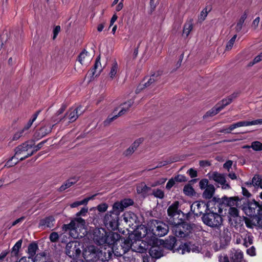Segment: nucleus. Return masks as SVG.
<instances>
[{"label":"nucleus","instance_id":"f257e3e1","mask_svg":"<svg viewBox=\"0 0 262 262\" xmlns=\"http://www.w3.org/2000/svg\"><path fill=\"white\" fill-rule=\"evenodd\" d=\"M169 224L172 226V231L173 234L179 237L187 236L196 227L194 224L184 222L181 219H178L177 221L170 220Z\"/></svg>","mask_w":262,"mask_h":262},{"label":"nucleus","instance_id":"f03ea898","mask_svg":"<svg viewBox=\"0 0 262 262\" xmlns=\"http://www.w3.org/2000/svg\"><path fill=\"white\" fill-rule=\"evenodd\" d=\"M203 223L214 229H219L223 223V219L219 213L208 211L202 216Z\"/></svg>","mask_w":262,"mask_h":262},{"label":"nucleus","instance_id":"7ed1b4c3","mask_svg":"<svg viewBox=\"0 0 262 262\" xmlns=\"http://www.w3.org/2000/svg\"><path fill=\"white\" fill-rule=\"evenodd\" d=\"M147 225L149 226V231L151 232L150 234L152 236L162 237L165 235L168 231V226L163 222L151 220Z\"/></svg>","mask_w":262,"mask_h":262},{"label":"nucleus","instance_id":"20e7f679","mask_svg":"<svg viewBox=\"0 0 262 262\" xmlns=\"http://www.w3.org/2000/svg\"><path fill=\"white\" fill-rule=\"evenodd\" d=\"M81 247V245L78 241L70 242L66 245V253L73 259L75 258L80 255Z\"/></svg>","mask_w":262,"mask_h":262},{"label":"nucleus","instance_id":"39448f33","mask_svg":"<svg viewBox=\"0 0 262 262\" xmlns=\"http://www.w3.org/2000/svg\"><path fill=\"white\" fill-rule=\"evenodd\" d=\"M119 216L113 212H108L104 217V224L106 228L111 230L117 229L119 226Z\"/></svg>","mask_w":262,"mask_h":262},{"label":"nucleus","instance_id":"423d86ee","mask_svg":"<svg viewBox=\"0 0 262 262\" xmlns=\"http://www.w3.org/2000/svg\"><path fill=\"white\" fill-rule=\"evenodd\" d=\"M190 210L194 215L199 216L208 212L207 205L203 201H196L190 206Z\"/></svg>","mask_w":262,"mask_h":262},{"label":"nucleus","instance_id":"0eeeda50","mask_svg":"<svg viewBox=\"0 0 262 262\" xmlns=\"http://www.w3.org/2000/svg\"><path fill=\"white\" fill-rule=\"evenodd\" d=\"M98 248L90 246L84 250L83 256L87 262H96L98 260Z\"/></svg>","mask_w":262,"mask_h":262},{"label":"nucleus","instance_id":"6e6552de","mask_svg":"<svg viewBox=\"0 0 262 262\" xmlns=\"http://www.w3.org/2000/svg\"><path fill=\"white\" fill-rule=\"evenodd\" d=\"M113 248L112 246H104L98 248L97 255L98 259L102 261H107L111 259L113 255Z\"/></svg>","mask_w":262,"mask_h":262},{"label":"nucleus","instance_id":"1a4fd4ad","mask_svg":"<svg viewBox=\"0 0 262 262\" xmlns=\"http://www.w3.org/2000/svg\"><path fill=\"white\" fill-rule=\"evenodd\" d=\"M206 204L208 211L221 213L223 211L221 198L213 197Z\"/></svg>","mask_w":262,"mask_h":262},{"label":"nucleus","instance_id":"9d476101","mask_svg":"<svg viewBox=\"0 0 262 262\" xmlns=\"http://www.w3.org/2000/svg\"><path fill=\"white\" fill-rule=\"evenodd\" d=\"M82 107L79 106L76 108H71L66 113L64 116L60 119V121L64 120L66 116L68 117L70 122H73L77 120L79 116L81 115L83 111L82 110Z\"/></svg>","mask_w":262,"mask_h":262},{"label":"nucleus","instance_id":"9b49d317","mask_svg":"<svg viewBox=\"0 0 262 262\" xmlns=\"http://www.w3.org/2000/svg\"><path fill=\"white\" fill-rule=\"evenodd\" d=\"M134 232L135 236L138 240L145 237L147 239L152 236V234H150L151 232L149 231L148 226V227L143 225L138 226Z\"/></svg>","mask_w":262,"mask_h":262},{"label":"nucleus","instance_id":"f8f14e48","mask_svg":"<svg viewBox=\"0 0 262 262\" xmlns=\"http://www.w3.org/2000/svg\"><path fill=\"white\" fill-rule=\"evenodd\" d=\"M106 233V231L103 228H96L93 232V239L94 242L99 245L105 244Z\"/></svg>","mask_w":262,"mask_h":262},{"label":"nucleus","instance_id":"ddd939ff","mask_svg":"<svg viewBox=\"0 0 262 262\" xmlns=\"http://www.w3.org/2000/svg\"><path fill=\"white\" fill-rule=\"evenodd\" d=\"M231 262H247L244 258V253L239 249L232 248L229 251Z\"/></svg>","mask_w":262,"mask_h":262},{"label":"nucleus","instance_id":"4468645a","mask_svg":"<svg viewBox=\"0 0 262 262\" xmlns=\"http://www.w3.org/2000/svg\"><path fill=\"white\" fill-rule=\"evenodd\" d=\"M261 208L262 207L260 206L259 203L255 200L249 202L247 209V213H249L248 215L253 216H256L257 214H259Z\"/></svg>","mask_w":262,"mask_h":262},{"label":"nucleus","instance_id":"2eb2a0df","mask_svg":"<svg viewBox=\"0 0 262 262\" xmlns=\"http://www.w3.org/2000/svg\"><path fill=\"white\" fill-rule=\"evenodd\" d=\"M120 235L118 233H113V232H107L106 233V236L104 239L106 241V243L105 246H113L114 245H117L118 243H120V241H119Z\"/></svg>","mask_w":262,"mask_h":262},{"label":"nucleus","instance_id":"dca6fc26","mask_svg":"<svg viewBox=\"0 0 262 262\" xmlns=\"http://www.w3.org/2000/svg\"><path fill=\"white\" fill-rule=\"evenodd\" d=\"M179 203L178 201L173 202L167 209V213L169 217L168 223L170 220H174V216L179 215L181 211L179 210Z\"/></svg>","mask_w":262,"mask_h":262},{"label":"nucleus","instance_id":"f3484780","mask_svg":"<svg viewBox=\"0 0 262 262\" xmlns=\"http://www.w3.org/2000/svg\"><path fill=\"white\" fill-rule=\"evenodd\" d=\"M210 178L215 182L220 184L223 189H228L230 188V185L226 183V180L223 174L214 172L212 174Z\"/></svg>","mask_w":262,"mask_h":262},{"label":"nucleus","instance_id":"a211bd4d","mask_svg":"<svg viewBox=\"0 0 262 262\" xmlns=\"http://www.w3.org/2000/svg\"><path fill=\"white\" fill-rule=\"evenodd\" d=\"M149 254L151 258L156 259L165 255L163 248L159 246H152L149 250Z\"/></svg>","mask_w":262,"mask_h":262},{"label":"nucleus","instance_id":"6ab92c4d","mask_svg":"<svg viewBox=\"0 0 262 262\" xmlns=\"http://www.w3.org/2000/svg\"><path fill=\"white\" fill-rule=\"evenodd\" d=\"M222 204L223 209L224 207H233V206H237L238 202L239 199L238 197H227L224 195L221 198Z\"/></svg>","mask_w":262,"mask_h":262},{"label":"nucleus","instance_id":"aec40b11","mask_svg":"<svg viewBox=\"0 0 262 262\" xmlns=\"http://www.w3.org/2000/svg\"><path fill=\"white\" fill-rule=\"evenodd\" d=\"M55 219L52 216H47L39 221V227H42L43 229L46 228H51L53 227Z\"/></svg>","mask_w":262,"mask_h":262},{"label":"nucleus","instance_id":"412c9836","mask_svg":"<svg viewBox=\"0 0 262 262\" xmlns=\"http://www.w3.org/2000/svg\"><path fill=\"white\" fill-rule=\"evenodd\" d=\"M54 125H51L50 124H46L43 126L40 127V128L36 132V135L38 138H42L48 134H50Z\"/></svg>","mask_w":262,"mask_h":262},{"label":"nucleus","instance_id":"4be33fe9","mask_svg":"<svg viewBox=\"0 0 262 262\" xmlns=\"http://www.w3.org/2000/svg\"><path fill=\"white\" fill-rule=\"evenodd\" d=\"M102 71V68L100 63V56H98L95 60V63L92 68L91 72L93 77L99 76Z\"/></svg>","mask_w":262,"mask_h":262},{"label":"nucleus","instance_id":"5701e85b","mask_svg":"<svg viewBox=\"0 0 262 262\" xmlns=\"http://www.w3.org/2000/svg\"><path fill=\"white\" fill-rule=\"evenodd\" d=\"M238 95V93H233L230 96H228L227 98L223 99L222 101H221L218 103H220L219 105L220 108L222 107V110L227 105L230 104L232 101L237 97Z\"/></svg>","mask_w":262,"mask_h":262},{"label":"nucleus","instance_id":"b1692460","mask_svg":"<svg viewBox=\"0 0 262 262\" xmlns=\"http://www.w3.org/2000/svg\"><path fill=\"white\" fill-rule=\"evenodd\" d=\"M92 59L91 55L85 50H84L78 56V61L81 64L87 65Z\"/></svg>","mask_w":262,"mask_h":262},{"label":"nucleus","instance_id":"393cba45","mask_svg":"<svg viewBox=\"0 0 262 262\" xmlns=\"http://www.w3.org/2000/svg\"><path fill=\"white\" fill-rule=\"evenodd\" d=\"M134 102V100L130 99L122 104L121 105V106H122L121 110L117 114H116V116H117V117L121 116L127 112L133 105Z\"/></svg>","mask_w":262,"mask_h":262},{"label":"nucleus","instance_id":"a878e982","mask_svg":"<svg viewBox=\"0 0 262 262\" xmlns=\"http://www.w3.org/2000/svg\"><path fill=\"white\" fill-rule=\"evenodd\" d=\"M78 180L79 178L76 177L69 179L59 188V191L62 192L67 188H70L73 185L75 184Z\"/></svg>","mask_w":262,"mask_h":262},{"label":"nucleus","instance_id":"bb28decb","mask_svg":"<svg viewBox=\"0 0 262 262\" xmlns=\"http://www.w3.org/2000/svg\"><path fill=\"white\" fill-rule=\"evenodd\" d=\"M34 144H29V142H26L16 147L15 150V155H18L23 154L24 152H26L28 151L29 149H31L33 147Z\"/></svg>","mask_w":262,"mask_h":262},{"label":"nucleus","instance_id":"cd10ccee","mask_svg":"<svg viewBox=\"0 0 262 262\" xmlns=\"http://www.w3.org/2000/svg\"><path fill=\"white\" fill-rule=\"evenodd\" d=\"M123 220L127 224H128L129 226H131L136 222V216L133 212H125L123 214Z\"/></svg>","mask_w":262,"mask_h":262},{"label":"nucleus","instance_id":"c85d7f7f","mask_svg":"<svg viewBox=\"0 0 262 262\" xmlns=\"http://www.w3.org/2000/svg\"><path fill=\"white\" fill-rule=\"evenodd\" d=\"M215 192V188L213 185L209 184V186L205 189L202 196L206 199H210L212 198Z\"/></svg>","mask_w":262,"mask_h":262},{"label":"nucleus","instance_id":"c756f323","mask_svg":"<svg viewBox=\"0 0 262 262\" xmlns=\"http://www.w3.org/2000/svg\"><path fill=\"white\" fill-rule=\"evenodd\" d=\"M161 75V73L160 72H157L152 74L148 79V81L145 82L144 84V88L149 86L150 85L158 81Z\"/></svg>","mask_w":262,"mask_h":262},{"label":"nucleus","instance_id":"7c9ffc66","mask_svg":"<svg viewBox=\"0 0 262 262\" xmlns=\"http://www.w3.org/2000/svg\"><path fill=\"white\" fill-rule=\"evenodd\" d=\"M237 127L242 126H247L250 125H255L257 124H262V119H257L251 121H239L236 122Z\"/></svg>","mask_w":262,"mask_h":262},{"label":"nucleus","instance_id":"2f4dec72","mask_svg":"<svg viewBox=\"0 0 262 262\" xmlns=\"http://www.w3.org/2000/svg\"><path fill=\"white\" fill-rule=\"evenodd\" d=\"M23 243V240L22 239H20L18 240L16 244L14 245V246L12 247L10 253H11V256L12 257L15 256V257H18V253L19 250L20 249Z\"/></svg>","mask_w":262,"mask_h":262},{"label":"nucleus","instance_id":"473e14b6","mask_svg":"<svg viewBox=\"0 0 262 262\" xmlns=\"http://www.w3.org/2000/svg\"><path fill=\"white\" fill-rule=\"evenodd\" d=\"M38 249V247L36 243L33 242L29 244L28 247V254L29 255L28 257L29 258H33V257L35 255Z\"/></svg>","mask_w":262,"mask_h":262},{"label":"nucleus","instance_id":"72a5a7b5","mask_svg":"<svg viewBox=\"0 0 262 262\" xmlns=\"http://www.w3.org/2000/svg\"><path fill=\"white\" fill-rule=\"evenodd\" d=\"M219 105L220 103H217L213 107L207 112L204 116V118L212 117L218 114L222 110V107L220 108L219 106Z\"/></svg>","mask_w":262,"mask_h":262},{"label":"nucleus","instance_id":"f704fd0d","mask_svg":"<svg viewBox=\"0 0 262 262\" xmlns=\"http://www.w3.org/2000/svg\"><path fill=\"white\" fill-rule=\"evenodd\" d=\"M112 248H113V253L117 257H121L125 253L121 245V243H120L119 245H114Z\"/></svg>","mask_w":262,"mask_h":262},{"label":"nucleus","instance_id":"c9c22d12","mask_svg":"<svg viewBox=\"0 0 262 262\" xmlns=\"http://www.w3.org/2000/svg\"><path fill=\"white\" fill-rule=\"evenodd\" d=\"M132 244L133 242L129 236L127 238L124 239L123 242L121 243V245L124 249V251L125 252V253L130 249H132Z\"/></svg>","mask_w":262,"mask_h":262},{"label":"nucleus","instance_id":"e433bc0d","mask_svg":"<svg viewBox=\"0 0 262 262\" xmlns=\"http://www.w3.org/2000/svg\"><path fill=\"white\" fill-rule=\"evenodd\" d=\"M122 204L120 202H115L113 205L112 210L111 211L119 216L120 213L124 210V208L122 206Z\"/></svg>","mask_w":262,"mask_h":262},{"label":"nucleus","instance_id":"4c0bfd02","mask_svg":"<svg viewBox=\"0 0 262 262\" xmlns=\"http://www.w3.org/2000/svg\"><path fill=\"white\" fill-rule=\"evenodd\" d=\"M252 184L255 187L262 189V177L259 174H255L252 178Z\"/></svg>","mask_w":262,"mask_h":262},{"label":"nucleus","instance_id":"58836bf2","mask_svg":"<svg viewBox=\"0 0 262 262\" xmlns=\"http://www.w3.org/2000/svg\"><path fill=\"white\" fill-rule=\"evenodd\" d=\"M97 195V194H95L90 197L85 198L84 199H83L82 201L75 202L73 203H72V204H71V205H70L71 207L75 208V207H77L81 205H86L89 200L93 199Z\"/></svg>","mask_w":262,"mask_h":262},{"label":"nucleus","instance_id":"ea45409f","mask_svg":"<svg viewBox=\"0 0 262 262\" xmlns=\"http://www.w3.org/2000/svg\"><path fill=\"white\" fill-rule=\"evenodd\" d=\"M151 190V188L145 184H141L137 187V192L138 194L146 195Z\"/></svg>","mask_w":262,"mask_h":262},{"label":"nucleus","instance_id":"a19ab883","mask_svg":"<svg viewBox=\"0 0 262 262\" xmlns=\"http://www.w3.org/2000/svg\"><path fill=\"white\" fill-rule=\"evenodd\" d=\"M176 242L177 240L174 237H169V239L165 241L164 247L168 249L172 250L175 247Z\"/></svg>","mask_w":262,"mask_h":262},{"label":"nucleus","instance_id":"79ce46f5","mask_svg":"<svg viewBox=\"0 0 262 262\" xmlns=\"http://www.w3.org/2000/svg\"><path fill=\"white\" fill-rule=\"evenodd\" d=\"M193 28V24L191 21L186 22L183 27V34H185L186 37H188Z\"/></svg>","mask_w":262,"mask_h":262},{"label":"nucleus","instance_id":"37998d69","mask_svg":"<svg viewBox=\"0 0 262 262\" xmlns=\"http://www.w3.org/2000/svg\"><path fill=\"white\" fill-rule=\"evenodd\" d=\"M41 110H38L35 114H33L32 116V118L30 119L27 124L23 128V130L24 131L28 130L32 125L33 123L35 121V120L37 118L38 115L41 112Z\"/></svg>","mask_w":262,"mask_h":262},{"label":"nucleus","instance_id":"c03bdc74","mask_svg":"<svg viewBox=\"0 0 262 262\" xmlns=\"http://www.w3.org/2000/svg\"><path fill=\"white\" fill-rule=\"evenodd\" d=\"M118 71V65L116 60H115L111 67L109 76L111 79H113Z\"/></svg>","mask_w":262,"mask_h":262},{"label":"nucleus","instance_id":"a18cd8bd","mask_svg":"<svg viewBox=\"0 0 262 262\" xmlns=\"http://www.w3.org/2000/svg\"><path fill=\"white\" fill-rule=\"evenodd\" d=\"M78 226V225H76L75 221L72 220L69 224H64L62 226V230L64 232L71 231L76 229Z\"/></svg>","mask_w":262,"mask_h":262},{"label":"nucleus","instance_id":"49530a36","mask_svg":"<svg viewBox=\"0 0 262 262\" xmlns=\"http://www.w3.org/2000/svg\"><path fill=\"white\" fill-rule=\"evenodd\" d=\"M184 193L188 196H193L195 194V192L193 187L190 185H186L183 188Z\"/></svg>","mask_w":262,"mask_h":262},{"label":"nucleus","instance_id":"de8ad7c7","mask_svg":"<svg viewBox=\"0 0 262 262\" xmlns=\"http://www.w3.org/2000/svg\"><path fill=\"white\" fill-rule=\"evenodd\" d=\"M190 250H191L190 246L187 243L181 244L179 246V248H178V252L182 254H184L186 252H190Z\"/></svg>","mask_w":262,"mask_h":262},{"label":"nucleus","instance_id":"09e8293b","mask_svg":"<svg viewBox=\"0 0 262 262\" xmlns=\"http://www.w3.org/2000/svg\"><path fill=\"white\" fill-rule=\"evenodd\" d=\"M247 16V13H246V12H245L242 15L239 21H238V23L236 24V26L235 27V29H236V31L239 32L241 30V29L242 28L245 19H246Z\"/></svg>","mask_w":262,"mask_h":262},{"label":"nucleus","instance_id":"8fccbe9b","mask_svg":"<svg viewBox=\"0 0 262 262\" xmlns=\"http://www.w3.org/2000/svg\"><path fill=\"white\" fill-rule=\"evenodd\" d=\"M251 148L255 151L262 150V143L259 141H254L252 143Z\"/></svg>","mask_w":262,"mask_h":262},{"label":"nucleus","instance_id":"3c124183","mask_svg":"<svg viewBox=\"0 0 262 262\" xmlns=\"http://www.w3.org/2000/svg\"><path fill=\"white\" fill-rule=\"evenodd\" d=\"M228 213L231 217L235 218L238 216L239 211L236 207H230Z\"/></svg>","mask_w":262,"mask_h":262},{"label":"nucleus","instance_id":"603ef678","mask_svg":"<svg viewBox=\"0 0 262 262\" xmlns=\"http://www.w3.org/2000/svg\"><path fill=\"white\" fill-rule=\"evenodd\" d=\"M152 194L155 197L161 199L164 197V191L160 189H154L152 191Z\"/></svg>","mask_w":262,"mask_h":262},{"label":"nucleus","instance_id":"864d4df0","mask_svg":"<svg viewBox=\"0 0 262 262\" xmlns=\"http://www.w3.org/2000/svg\"><path fill=\"white\" fill-rule=\"evenodd\" d=\"M219 260L220 262H231L229 257V251L228 254H221L219 256Z\"/></svg>","mask_w":262,"mask_h":262},{"label":"nucleus","instance_id":"5fc2aeb1","mask_svg":"<svg viewBox=\"0 0 262 262\" xmlns=\"http://www.w3.org/2000/svg\"><path fill=\"white\" fill-rule=\"evenodd\" d=\"M18 162V161L17 160V159H15V157L13 156L6 162L5 166L7 167H11L15 165Z\"/></svg>","mask_w":262,"mask_h":262},{"label":"nucleus","instance_id":"6e6d98bb","mask_svg":"<svg viewBox=\"0 0 262 262\" xmlns=\"http://www.w3.org/2000/svg\"><path fill=\"white\" fill-rule=\"evenodd\" d=\"M136 148L131 145L127 149H126L123 153V155L127 157L132 155L136 150Z\"/></svg>","mask_w":262,"mask_h":262},{"label":"nucleus","instance_id":"4d7b16f0","mask_svg":"<svg viewBox=\"0 0 262 262\" xmlns=\"http://www.w3.org/2000/svg\"><path fill=\"white\" fill-rule=\"evenodd\" d=\"M121 204H122V206L124 209L127 208V207L132 205L134 204V202L132 199H125L122 200L120 201Z\"/></svg>","mask_w":262,"mask_h":262},{"label":"nucleus","instance_id":"13d9d810","mask_svg":"<svg viewBox=\"0 0 262 262\" xmlns=\"http://www.w3.org/2000/svg\"><path fill=\"white\" fill-rule=\"evenodd\" d=\"M117 116L115 114L113 116H108L106 120L103 121L104 126H108L112 122L117 118Z\"/></svg>","mask_w":262,"mask_h":262},{"label":"nucleus","instance_id":"bf43d9fd","mask_svg":"<svg viewBox=\"0 0 262 262\" xmlns=\"http://www.w3.org/2000/svg\"><path fill=\"white\" fill-rule=\"evenodd\" d=\"M237 37V35H234L230 40L229 41L227 42V45H226V50H230L232 49L234 42H235V39H236V38Z\"/></svg>","mask_w":262,"mask_h":262},{"label":"nucleus","instance_id":"052dcab7","mask_svg":"<svg viewBox=\"0 0 262 262\" xmlns=\"http://www.w3.org/2000/svg\"><path fill=\"white\" fill-rule=\"evenodd\" d=\"M173 179L177 182H185L188 180L185 176L182 174H178Z\"/></svg>","mask_w":262,"mask_h":262},{"label":"nucleus","instance_id":"680f3d73","mask_svg":"<svg viewBox=\"0 0 262 262\" xmlns=\"http://www.w3.org/2000/svg\"><path fill=\"white\" fill-rule=\"evenodd\" d=\"M49 239L52 243L57 242L59 239V235L58 233L55 232H52L49 236Z\"/></svg>","mask_w":262,"mask_h":262},{"label":"nucleus","instance_id":"e2e57ef3","mask_svg":"<svg viewBox=\"0 0 262 262\" xmlns=\"http://www.w3.org/2000/svg\"><path fill=\"white\" fill-rule=\"evenodd\" d=\"M208 180L206 179L201 180L199 182V186L201 189H205L209 186Z\"/></svg>","mask_w":262,"mask_h":262},{"label":"nucleus","instance_id":"0e129e2a","mask_svg":"<svg viewBox=\"0 0 262 262\" xmlns=\"http://www.w3.org/2000/svg\"><path fill=\"white\" fill-rule=\"evenodd\" d=\"M108 208V205L106 203H102L97 206V210L101 212H104L106 211Z\"/></svg>","mask_w":262,"mask_h":262},{"label":"nucleus","instance_id":"69168bd1","mask_svg":"<svg viewBox=\"0 0 262 262\" xmlns=\"http://www.w3.org/2000/svg\"><path fill=\"white\" fill-rule=\"evenodd\" d=\"M176 184V181L173 178L169 180L166 185V189L169 190Z\"/></svg>","mask_w":262,"mask_h":262},{"label":"nucleus","instance_id":"338daca9","mask_svg":"<svg viewBox=\"0 0 262 262\" xmlns=\"http://www.w3.org/2000/svg\"><path fill=\"white\" fill-rule=\"evenodd\" d=\"M144 141V138H139L137 139H136L133 143L132 145L136 148V149L138 148V147L140 146L141 144L143 143Z\"/></svg>","mask_w":262,"mask_h":262},{"label":"nucleus","instance_id":"774afa93","mask_svg":"<svg viewBox=\"0 0 262 262\" xmlns=\"http://www.w3.org/2000/svg\"><path fill=\"white\" fill-rule=\"evenodd\" d=\"M262 60V52L257 56H256L253 59V62L250 63V65H253Z\"/></svg>","mask_w":262,"mask_h":262}]
</instances>
